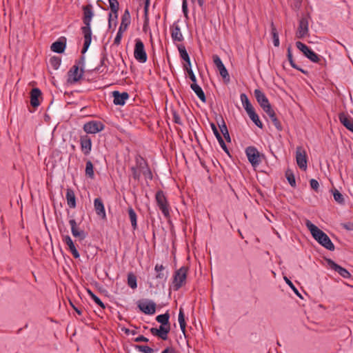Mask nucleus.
Here are the masks:
<instances>
[{"instance_id": "15", "label": "nucleus", "mask_w": 353, "mask_h": 353, "mask_svg": "<svg viewBox=\"0 0 353 353\" xmlns=\"http://www.w3.org/2000/svg\"><path fill=\"white\" fill-rule=\"evenodd\" d=\"M212 59H213V62H214V65L219 70L221 76L223 79L227 78L228 80H229L228 72L226 68L225 67L224 64L223 63L220 57L217 54H214L212 56Z\"/></svg>"}, {"instance_id": "12", "label": "nucleus", "mask_w": 353, "mask_h": 353, "mask_svg": "<svg viewBox=\"0 0 353 353\" xmlns=\"http://www.w3.org/2000/svg\"><path fill=\"white\" fill-rule=\"evenodd\" d=\"M84 74V69L79 68V66L73 65L68 72V81L71 83H74L81 79Z\"/></svg>"}, {"instance_id": "26", "label": "nucleus", "mask_w": 353, "mask_h": 353, "mask_svg": "<svg viewBox=\"0 0 353 353\" xmlns=\"http://www.w3.org/2000/svg\"><path fill=\"white\" fill-rule=\"evenodd\" d=\"M65 198L67 204L70 208H75L77 206L76 196L74 192L71 188H67Z\"/></svg>"}, {"instance_id": "30", "label": "nucleus", "mask_w": 353, "mask_h": 353, "mask_svg": "<svg viewBox=\"0 0 353 353\" xmlns=\"http://www.w3.org/2000/svg\"><path fill=\"white\" fill-rule=\"evenodd\" d=\"M165 267L161 264H156L154 270L157 272L156 279L165 281L168 278V273H164Z\"/></svg>"}, {"instance_id": "31", "label": "nucleus", "mask_w": 353, "mask_h": 353, "mask_svg": "<svg viewBox=\"0 0 353 353\" xmlns=\"http://www.w3.org/2000/svg\"><path fill=\"white\" fill-rule=\"evenodd\" d=\"M128 213L131 222L132 228L133 230H136L138 228L137 213L132 207H129L128 208Z\"/></svg>"}, {"instance_id": "48", "label": "nucleus", "mask_w": 353, "mask_h": 353, "mask_svg": "<svg viewBox=\"0 0 353 353\" xmlns=\"http://www.w3.org/2000/svg\"><path fill=\"white\" fill-rule=\"evenodd\" d=\"M123 33V32L121 30V29H119L114 40V44L119 46L121 43Z\"/></svg>"}, {"instance_id": "46", "label": "nucleus", "mask_w": 353, "mask_h": 353, "mask_svg": "<svg viewBox=\"0 0 353 353\" xmlns=\"http://www.w3.org/2000/svg\"><path fill=\"white\" fill-rule=\"evenodd\" d=\"M135 349L142 353H153L154 350L149 346L147 345H135Z\"/></svg>"}, {"instance_id": "63", "label": "nucleus", "mask_w": 353, "mask_h": 353, "mask_svg": "<svg viewBox=\"0 0 353 353\" xmlns=\"http://www.w3.org/2000/svg\"><path fill=\"white\" fill-rule=\"evenodd\" d=\"M343 228L346 229L347 230H353V223L348 222L343 224Z\"/></svg>"}, {"instance_id": "36", "label": "nucleus", "mask_w": 353, "mask_h": 353, "mask_svg": "<svg viewBox=\"0 0 353 353\" xmlns=\"http://www.w3.org/2000/svg\"><path fill=\"white\" fill-rule=\"evenodd\" d=\"M247 114H248L249 117L252 121V122L256 126H258L259 128H263V125L262 122L260 121L259 117L258 114L256 113L254 110H253L250 112H248Z\"/></svg>"}, {"instance_id": "49", "label": "nucleus", "mask_w": 353, "mask_h": 353, "mask_svg": "<svg viewBox=\"0 0 353 353\" xmlns=\"http://www.w3.org/2000/svg\"><path fill=\"white\" fill-rule=\"evenodd\" d=\"M107 60L106 55L103 54L101 59L100 65L94 68L92 71H94L96 72H102L103 70H101V67L105 64V61Z\"/></svg>"}, {"instance_id": "16", "label": "nucleus", "mask_w": 353, "mask_h": 353, "mask_svg": "<svg viewBox=\"0 0 353 353\" xmlns=\"http://www.w3.org/2000/svg\"><path fill=\"white\" fill-rule=\"evenodd\" d=\"M69 224L71 227V232L73 236L78 238L80 241L85 239L86 234L83 230H80L77 224L75 219H72L69 221Z\"/></svg>"}, {"instance_id": "3", "label": "nucleus", "mask_w": 353, "mask_h": 353, "mask_svg": "<svg viewBox=\"0 0 353 353\" xmlns=\"http://www.w3.org/2000/svg\"><path fill=\"white\" fill-rule=\"evenodd\" d=\"M305 225L310 230L312 237L322 246L328 250H334V245L330 237L317 226L313 224L310 221L306 220Z\"/></svg>"}, {"instance_id": "5", "label": "nucleus", "mask_w": 353, "mask_h": 353, "mask_svg": "<svg viewBox=\"0 0 353 353\" xmlns=\"http://www.w3.org/2000/svg\"><path fill=\"white\" fill-rule=\"evenodd\" d=\"M188 272V268L182 266L174 272L172 282L174 291L179 290L185 283Z\"/></svg>"}, {"instance_id": "43", "label": "nucleus", "mask_w": 353, "mask_h": 353, "mask_svg": "<svg viewBox=\"0 0 353 353\" xmlns=\"http://www.w3.org/2000/svg\"><path fill=\"white\" fill-rule=\"evenodd\" d=\"M49 63L54 70H57L61 65V59L59 57L54 56L50 59Z\"/></svg>"}, {"instance_id": "11", "label": "nucleus", "mask_w": 353, "mask_h": 353, "mask_svg": "<svg viewBox=\"0 0 353 353\" xmlns=\"http://www.w3.org/2000/svg\"><path fill=\"white\" fill-rule=\"evenodd\" d=\"M138 307L142 312L148 315H152L156 312V303L151 300L139 301Z\"/></svg>"}, {"instance_id": "56", "label": "nucleus", "mask_w": 353, "mask_h": 353, "mask_svg": "<svg viewBox=\"0 0 353 353\" xmlns=\"http://www.w3.org/2000/svg\"><path fill=\"white\" fill-rule=\"evenodd\" d=\"M310 185L311 186V188L314 190L316 192H318L319 190V182L317 181V180L314 179H312L310 181Z\"/></svg>"}, {"instance_id": "24", "label": "nucleus", "mask_w": 353, "mask_h": 353, "mask_svg": "<svg viewBox=\"0 0 353 353\" xmlns=\"http://www.w3.org/2000/svg\"><path fill=\"white\" fill-rule=\"evenodd\" d=\"M63 241L68 246V250L72 253V256L75 259H79L80 254L77 250L71 237L68 235L63 236Z\"/></svg>"}, {"instance_id": "19", "label": "nucleus", "mask_w": 353, "mask_h": 353, "mask_svg": "<svg viewBox=\"0 0 353 353\" xmlns=\"http://www.w3.org/2000/svg\"><path fill=\"white\" fill-rule=\"evenodd\" d=\"M327 262L330 268L337 272L342 277L348 279L351 276L350 273L345 268L336 264L332 259H327Z\"/></svg>"}, {"instance_id": "38", "label": "nucleus", "mask_w": 353, "mask_h": 353, "mask_svg": "<svg viewBox=\"0 0 353 353\" xmlns=\"http://www.w3.org/2000/svg\"><path fill=\"white\" fill-rule=\"evenodd\" d=\"M108 1L111 12L114 14V19L116 21L118 18V11L119 8V2L117 0H108Z\"/></svg>"}, {"instance_id": "25", "label": "nucleus", "mask_w": 353, "mask_h": 353, "mask_svg": "<svg viewBox=\"0 0 353 353\" xmlns=\"http://www.w3.org/2000/svg\"><path fill=\"white\" fill-rule=\"evenodd\" d=\"M41 96V91L37 88H32L30 92V104L37 108L40 105L39 98Z\"/></svg>"}, {"instance_id": "53", "label": "nucleus", "mask_w": 353, "mask_h": 353, "mask_svg": "<svg viewBox=\"0 0 353 353\" xmlns=\"http://www.w3.org/2000/svg\"><path fill=\"white\" fill-rule=\"evenodd\" d=\"M182 11L184 14V17L186 19H188V3L187 0H183L182 2Z\"/></svg>"}, {"instance_id": "8", "label": "nucleus", "mask_w": 353, "mask_h": 353, "mask_svg": "<svg viewBox=\"0 0 353 353\" xmlns=\"http://www.w3.org/2000/svg\"><path fill=\"white\" fill-rule=\"evenodd\" d=\"M309 15H304L301 17L299 26L296 32V37L303 39L308 35L309 32Z\"/></svg>"}, {"instance_id": "9", "label": "nucleus", "mask_w": 353, "mask_h": 353, "mask_svg": "<svg viewBox=\"0 0 353 353\" xmlns=\"http://www.w3.org/2000/svg\"><path fill=\"white\" fill-rule=\"evenodd\" d=\"M83 130L88 134H96L105 128V125L99 121H91L83 125Z\"/></svg>"}, {"instance_id": "17", "label": "nucleus", "mask_w": 353, "mask_h": 353, "mask_svg": "<svg viewBox=\"0 0 353 353\" xmlns=\"http://www.w3.org/2000/svg\"><path fill=\"white\" fill-rule=\"evenodd\" d=\"M66 47V38L65 37H61L57 41L52 43L50 49L52 52L59 54L63 53Z\"/></svg>"}, {"instance_id": "42", "label": "nucleus", "mask_w": 353, "mask_h": 353, "mask_svg": "<svg viewBox=\"0 0 353 353\" xmlns=\"http://www.w3.org/2000/svg\"><path fill=\"white\" fill-rule=\"evenodd\" d=\"M137 276L132 272L128 274V285L132 289H135L137 288Z\"/></svg>"}, {"instance_id": "57", "label": "nucleus", "mask_w": 353, "mask_h": 353, "mask_svg": "<svg viewBox=\"0 0 353 353\" xmlns=\"http://www.w3.org/2000/svg\"><path fill=\"white\" fill-rule=\"evenodd\" d=\"M210 127L213 131V133L214 136L216 137V139L221 137V134L219 133L216 125L214 123H210Z\"/></svg>"}, {"instance_id": "32", "label": "nucleus", "mask_w": 353, "mask_h": 353, "mask_svg": "<svg viewBox=\"0 0 353 353\" xmlns=\"http://www.w3.org/2000/svg\"><path fill=\"white\" fill-rule=\"evenodd\" d=\"M240 99L242 103L243 108H245L246 112H250L254 110V107L250 102L248 96L245 93H242L240 95Z\"/></svg>"}, {"instance_id": "22", "label": "nucleus", "mask_w": 353, "mask_h": 353, "mask_svg": "<svg viewBox=\"0 0 353 353\" xmlns=\"http://www.w3.org/2000/svg\"><path fill=\"white\" fill-rule=\"evenodd\" d=\"M94 207L97 214L102 219H106V214L104 205L101 198H96L94 200Z\"/></svg>"}, {"instance_id": "41", "label": "nucleus", "mask_w": 353, "mask_h": 353, "mask_svg": "<svg viewBox=\"0 0 353 353\" xmlns=\"http://www.w3.org/2000/svg\"><path fill=\"white\" fill-rule=\"evenodd\" d=\"M183 69L188 74V76L191 81L194 83L196 82V76L194 75L192 69L191 62L190 63H185L183 65Z\"/></svg>"}, {"instance_id": "18", "label": "nucleus", "mask_w": 353, "mask_h": 353, "mask_svg": "<svg viewBox=\"0 0 353 353\" xmlns=\"http://www.w3.org/2000/svg\"><path fill=\"white\" fill-rule=\"evenodd\" d=\"M296 161L298 166L305 170L307 169V157L304 150H301V148H298L296 152Z\"/></svg>"}, {"instance_id": "55", "label": "nucleus", "mask_w": 353, "mask_h": 353, "mask_svg": "<svg viewBox=\"0 0 353 353\" xmlns=\"http://www.w3.org/2000/svg\"><path fill=\"white\" fill-rule=\"evenodd\" d=\"M112 21H114V26L116 27L117 23V19L115 21L114 14L113 13L110 12L108 14V27H109V28H112Z\"/></svg>"}, {"instance_id": "6", "label": "nucleus", "mask_w": 353, "mask_h": 353, "mask_svg": "<svg viewBox=\"0 0 353 353\" xmlns=\"http://www.w3.org/2000/svg\"><path fill=\"white\" fill-rule=\"evenodd\" d=\"M134 57L139 63H145L147 61V54L143 41L140 39H135V46L134 50Z\"/></svg>"}, {"instance_id": "7", "label": "nucleus", "mask_w": 353, "mask_h": 353, "mask_svg": "<svg viewBox=\"0 0 353 353\" xmlns=\"http://www.w3.org/2000/svg\"><path fill=\"white\" fill-rule=\"evenodd\" d=\"M245 154L249 162L253 167H256L261 163V154L254 146H249L246 148Z\"/></svg>"}, {"instance_id": "47", "label": "nucleus", "mask_w": 353, "mask_h": 353, "mask_svg": "<svg viewBox=\"0 0 353 353\" xmlns=\"http://www.w3.org/2000/svg\"><path fill=\"white\" fill-rule=\"evenodd\" d=\"M271 122L279 132H281L283 130V125L277 117L272 119Z\"/></svg>"}, {"instance_id": "21", "label": "nucleus", "mask_w": 353, "mask_h": 353, "mask_svg": "<svg viewBox=\"0 0 353 353\" xmlns=\"http://www.w3.org/2000/svg\"><path fill=\"white\" fill-rule=\"evenodd\" d=\"M254 96L262 109H265L267 106L270 105L268 99L261 90L256 89L254 90Z\"/></svg>"}, {"instance_id": "37", "label": "nucleus", "mask_w": 353, "mask_h": 353, "mask_svg": "<svg viewBox=\"0 0 353 353\" xmlns=\"http://www.w3.org/2000/svg\"><path fill=\"white\" fill-rule=\"evenodd\" d=\"M178 50L179 52L181 58L185 61V63H190V59L185 49V47L183 45H179Z\"/></svg>"}, {"instance_id": "33", "label": "nucleus", "mask_w": 353, "mask_h": 353, "mask_svg": "<svg viewBox=\"0 0 353 353\" xmlns=\"http://www.w3.org/2000/svg\"><path fill=\"white\" fill-rule=\"evenodd\" d=\"M178 321H179V323L180 325V328L181 330V332L184 334L185 337H186V335H185L186 322L185 320V314L183 312V309L182 307H180V309H179Z\"/></svg>"}, {"instance_id": "14", "label": "nucleus", "mask_w": 353, "mask_h": 353, "mask_svg": "<svg viewBox=\"0 0 353 353\" xmlns=\"http://www.w3.org/2000/svg\"><path fill=\"white\" fill-rule=\"evenodd\" d=\"M79 142L83 154L85 156L89 155L92 150V145L90 137L87 134L81 135Z\"/></svg>"}, {"instance_id": "61", "label": "nucleus", "mask_w": 353, "mask_h": 353, "mask_svg": "<svg viewBox=\"0 0 353 353\" xmlns=\"http://www.w3.org/2000/svg\"><path fill=\"white\" fill-rule=\"evenodd\" d=\"M290 65H291L293 68L296 69L297 70H299V71L301 72L302 73H303V74H307V71H305V70H303V69H302V68H299V66H298V65L294 63V61H292V63H290Z\"/></svg>"}, {"instance_id": "10", "label": "nucleus", "mask_w": 353, "mask_h": 353, "mask_svg": "<svg viewBox=\"0 0 353 353\" xmlns=\"http://www.w3.org/2000/svg\"><path fill=\"white\" fill-rule=\"evenodd\" d=\"M171 330V325H161L159 328L152 327L150 329V333L158 338L166 341L168 339V334Z\"/></svg>"}, {"instance_id": "1", "label": "nucleus", "mask_w": 353, "mask_h": 353, "mask_svg": "<svg viewBox=\"0 0 353 353\" xmlns=\"http://www.w3.org/2000/svg\"><path fill=\"white\" fill-rule=\"evenodd\" d=\"M82 22L83 26L81 27V31L83 36V46L81 53L85 54L88 50L92 41L91 23L94 16L93 6L91 3L83 6L82 8Z\"/></svg>"}, {"instance_id": "39", "label": "nucleus", "mask_w": 353, "mask_h": 353, "mask_svg": "<svg viewBox=\"0 0 353 353\" xmlns=\"http://www.w3.org/2000/svg\"><path fill=\"white\" fill-rule=\"evenodd\" d=\"M85 175L90 179H93L94 178V166L91 161L88 160L85 163Z\"/></svg>"}, {"instance_id": "59", "label": "nucleus", "mask_w": 353, "mask_h": 353, "mask_svg": "<svg viewBox=\"0 0 353 353\" xmlns=\"http://www.w3.org/2000/svg\"><path fill=\"white\" fill-rule=\"evenodd\" d=\"M296 46L302 52H304L305 50H307V48H308V46L307 45H305V43H303L301 41H296Z\"/></svg>"}, {"instance_id": "35", "label": "nucleus", "mask_w": 353, "mask_h": 353, "mask_svg": "<svg viewBox=\"0 0 353 353\" xmlns=\"http://www.w3.org/2000/svg\"><path fill=\"white\" fill-rule=\"evenodd\" d=\"M271 34L273 40V44L275 47H279L280 42H279V34L277 32V30L274 24V23L271 22Z\"/></svg>"}, {"instance_id": "54", "label": "nucleus", "mask_w": 353, "mask_h": 353, "mask_svg": "<svg viewBox=\"0 0 353 353\" xmlns=\"http://www.w3.org/2000/svg\"><path fill=\"white\" fill-rule=\"evenodd\" d=\"M217 141H218V142H219V143L220 146L221 147V148L223 150V151H224L225 153H227L228 154H230V153H229V150H228V148H227V146H226V144H225V143L224 142V141H223V139L222 137H220V138H219V139H217Z\"/></svg>"}, {"instance_id": "28", "label": "nucleus", "mask_w": 353, "mask_h": 353, "mask_svg": "<svg viewBox=\"0 0 353 353\" xmlns=\"http://www.w3.org/2000/svg\"><path fill=\"white\" fill-rule=\"evenodd\" d=\"M217 124L219 125V128H220V130L221 133L223 134V136L225 139V140L228 142H230L231 139L230 137V134L227 128V125L225 124V122L224 121L222 117H220V119L217 120Z\"/></svg>"}, {"instance_id": "13", "label": "nucleus", "mask_w": 353, "mask_h": 353, "mask_svg": "<svg viewBox=\"0 0 353 353\" xmlns=\"http://www.w3.org/2000/svg\"><path fill=\"white\" fill-rule=\"evenodd\" d=\"M179 21H175L170 27L171 37L174 42H181L184 40V37L179 25Z\"/></svg>"}, {"instance_id": "44", "label": "nucleus", "mask_w": 353, "mask_h": 353, "mask_svg": "<svg viewBox=\"0 0 353 353\" xmlns=\"http://www.w3.org/2000/svg\"><path fill=\"white\" fill-rule=\"evenodd\" d=\"M332 192L335 201L341 205H343L345 203L343 195L336 189H334Z\"/></svg>"}, {"instance_id": "58", "label": "nucleus", "mask_w": 353, "mask_h": 353, "mask_svg": "<svg viewBox=\"0 0 353 353\" xmlns=\"http://www.w3.org/2000/svg\"><path fill=\"white\" fill-rule=\"evenodd\" d=\"M285 280L287 284L293 290V291L296 293V294H297L299 296L301 297V295H300L298 290L295 288V286L293 285L292 281L287 277H285Z\"/></svg>"}, {"instance_id": "45", "label": "nucleus", "mask_w": 353, "mask_h": 353, "mask_svg": "<svg viewBox=\"0 0 353 353\" xmlns=\"http://www.w3.org/2000/svg\"><path fill=\"white\" fill-rule=\"evenodd\" d=\"M305 57L313 63H319L320 61L319 55L314 52L312 49L309 52H307Z\"/></svg>"}, {"instance_id": "29", "label": "nucleus", "mask_w": 353, "mask_h": 353, "mask_svg": "<svg viewBox=\"0 0 353 353\" xmlns=\"http://www.w3.org/2000/svg\"><path fill=\"white\" fill-rule=\"evenodd\" d=\"M190 88L202 102L205 103L206 101L205 93L202 88L196 83V82H192V83L190 85Z\"/></svg>"}, {"instance_id": "20", "label": "nucleus", "mask_w": 353, "mask_h": 353, "mask_svg": "<svg viewBox=\"0 0 353 353\" xmlns=\"http://www.w3.org/2000/svg\"><path fill=\"white\" fill-rule=\"evenodd\" d=\"M339 120L349 131L353 132V119L345 112L339 114Z\"/></svg>"}, {"instance_id": "34", "label": "nucleus", "mask_w": 353, "mask_h": 353, "mask_svg": "<svg viewBox=\"0 0 353 353\" xmlns=\"http://www.w3.org/2000/svg\"><path fill=\"white\" fill-rule=\"evenodd\" d=\"M156 321L161 323V325H170V314L168 311H167L165 314H159L157 316Z\"/></svg>"}, {"instance_id": "23", "label": "nucleus", "mask_w": 353, "mask_h": 353, "mask_svg": "<svg viewBox=\"0 0 353 353\" xmlns=\"http://www.w3.org/2000/svg\"><path fill=\"white\" fill-rule=\"evenodd\" d=\"M112 97H114V104L123 105L125 101L129 98V94L126 92L120 93L119 91H114L112 92Z\"/></svg>"}, {"instance_id": "62", "label": "nucleus", "mask_w": 353, "mask_h": 353, "mask_svg": "<svg viewBox=\"0 0 353 353\" xmlns=\"http://www.w3.org/2000/svg\"><path fill=\"white\" fill-rule=\"evenodd\" d=\"M263 110L267 114L268 116H270L272 114V113L274 112V110L272 109L271 105L267 106L265 109Z\"/></svg>"}, {"instance_id": "60", "label": "nucleus", "mask_w": 353, "mask_h": 353, "mask_svg": "<svg viewBox=\"0 0 353 353\" xmlns=\"http://www.w3.org/2000/svg\"><path fill=\"white\" fill-rule=\"evenodd\" d=\"M135 342H148L149 339L143 335H140L134 339Z\"/></svg>"}, {"instance_id": "2", "label": "nucleus", "mask_w": 353, "mask_h": 353, "mask_svg": "<svg viewBox=\"0 0 353 353\" xmlns=\"http://www.w3.org/2000/svg\"><path fill=\"white\" fill-rule=\"evenodd\" d=\"M132 178L135 181H139L141 175L143 174L145 179L152 180L153 175L148 164L147 161L141 155H137L135 157V165L131 167Z\"/></svg>"}, {"instance_id": "27", "label": "nucleus", "mask_w": 353, "mask_h": 353, "mask_svg": "<svg viewBox=\"0 0 353 353\" xmlns=\"http://www.w3.org/2000/svg\"><path fill=\"white\" fill-rule=\"evenodd\" d=\"M130 14L128 9H126L121 17V22L119 29H121L123 32H125L128 29L129 25L130 24Z\"/></svg>"}, {"instance_id": "64", "label": "nucleus", "mask_w": 353, "mask_h": 353, "mask_svg": "<svg viewBox=\"0 0 353 353\" xmlns=\"http://www.w3.org/2000/svg\"><path fill=\"white\" fill-rule=\"evenodd\" d=\"M161 353H176L174 348L172 347H168L163 350Z\"/></svg>"}, {"instance_id": "4", "label": "nucleus", "mask_w": 353, "mask_h": 353, "mask_svg": "<svg viewBox=\"0 0 353 353\" xmlns=\"http://www.w3.org/2000/svg\"><path fill=\"white\" fill-rule=\"evenodd\" d=\"M155 201L159 209L161 210L163 216L166 219L170 217L171 208L168 200L164 192L161 190H158L155 194Z\"/></svg>"}, {"instance_id": "50", "label": "nucleus", "mask_w": 353, "mask_h": 353, "mask_svg": "<svg viewBox=\"0 0 353 353\" xmlns=\"http://www.w3.org/2000/svg\"><path fill=\"white\" fill-rule=\"evenodd\" d=\"M173 121L179 125H182V121L179 113L176 111H172Z\"/></svg>"}, {"instance_id": "51", "label": "nucleus", "mask_w": 353, "mask_h": 353, "mask_svg": "<svg viewBox=\"0 0 353 353\" xmlns=\"http://www.w3.org/2000/svg\"><path fill=\"white\" fill-rule=\"evenodd\" d=\"M91 299L94 301L96 304L100 306L102 309L105 308V304L101 301V300L95 294H94Z\"/></svg>"}, {"instance_id": "52", "label": "nucleus", "mask_w": 353, "mask_h": 353, "mask_svg": "<svg viewBox=\"0 0 353 353\" xmlns=\"http://www.w3.org/2000/svg\"><path fill=\"white\" fill-rule=\"evenodd\" d=\"M84 65H85V57L81 56L77 61L76 63L74 65V66H79V68L80 69H84Z\"/></svg>"}, {"instance_id": "40", "label": "nucleus", "mask_w": 353, "mask_h": 353, "mask_svg": "<svg viewBox=\"0 0 353 353\" xmlns=\"http://www.w3.org/2000/svg\"><path fill=\"white\" fill-rule=\"evenodd\" d=\"M285 177H286L288 183H290V185L292 188H295L296 184L294 174L292 170H291L290 169H288L285 171Z\"/></svg>"}]
</instances>
